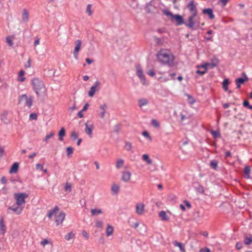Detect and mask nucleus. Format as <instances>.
<instances>
[{"label": "nucleus", "instance_id": "nucleus-40", "mask_svg": "<svg viewBox=\"0 0 252 252\" xmlns=\"http://www.w3.org/2000/svg\"><path fill=\"white\" fill-rule=\"evenodd\" d=\"M16 212V207L13 206L9 207L7 209V213L10 214H14Z\"/></svg>", "mask_w": 252, "mask_h": 252}, {"label": "nucleus", "instance_id": "nucleus-59", "mask_svg": "<svg viewBox=\"0 0 252 252\" xmlns=\"http://www.w3.org/2000/svg\"><path fill=\"white\" fill-rule=\"evenodd\" d=\"M49 242L47 239H44L41 242V245L44 247L46 244H48Z\"/></svg>", "mask_w": 252, "mask_h": 252}, {"label": "nucleus", "instance_id": "nucleus-19", "mask_svg": "<svg viewBox=\"0 0 252 252\" xmlns=\"http://www.w3.org/2000/svg\"><path fill=\"white\" fill-rule=\"evenodd\" d=\"M26 72L23 70H21L18 74L17 80L19 82H23L26 80V78L25 77Z\"/></svg>", "mask_w": 252, "mask_h": 252}, {"label": "nucleus", "instance_id": "nucleus-37", "mask_svg": "<svg viewBox=\"0 0 252 252\" xmlns=\"http://www.w3.org/2000/svg\"><path fill=\"white\" fill-rule=\"evenodd\" d=\"M0 230L2 231V234H4L5 232V227L4 223V219L2 218L0 221Z\"/></svg>", "mask_w": 252, "mask_h": 252}, {"label": "nucleus", "instance_id": "nucleus-23", "mask_svg": "<svg viewBox=\"0 0 252 252\" xmlns=\"http://www.w3.org/2000/svg\"><path fill=\"white\" fill-rule=\"evenodd\" d=\"M114 233V227L110 224L107 225L106 229V235L107 237H109L113 235Z\"/></svg>", "mask_w": 252, "mask_h": 252}, {"label": "nucleus", "instance_id": "nucleus-57", "mask_svg": "<svg viewBox=\"0 0 252 252\" xmlns=\"http://www.w3.org/2000/svg\"><path fill=\"white\" fill-rule=\"evenodd\" d=\"M242 248V244L241 242H237L236 244V248L237 250H240Z\"/></svg>", "mask_w": 252, "mask_h": 252}, {"label": "nucleus", "instance_id": "nucleus-54", "mask_svg": "<svg viewBox=\"0 0 252 252\" xmlns=\"http://www.w3.org/2000/svg\"><path fill=\"white\" fill-rule=\"evenodd\" d=\"M147 74L151 77H154L155 75V72L153 69L149 70L147 72Z\"/></svg>", "mask_w": 252, "mask_h": 252}, {"label": "nucleus", "instance_id": "nucleus-18", "mask_svg": "<svg viewBox=\"0 0 252 252\" xmlns=\"http://www.w3.org/2000/svg\"><path fill=\"white\" fill-rule=\"evenodd\" d=\"M75 47L73 52L74 58L77 59L78 58V54L81 49L82 45V41L80 40H77L75 42Z\"/></svg>", "mask_w": 252, "mask_h": 252}, {"label": "nucleus", "instance_id": "nucleus-30", "mask_svg": "<svg viewBox=\"0 0 252 252\" xmlns=\"http://www.w3.org/2000/svg\"><path fill=\"white\" fill-rule=\"evenodd\" d=\"M65 135V131L64 128L62 127L59 132V140L63 141V137Z\"/></svg>", "mask_w": 252, "mask_h": 252}, {"label": "nucleus", "instance_id": "nucleus-48", "mask_svg": "<svg viewBox=\"0 0 252 252\" xmlns=\"http://www.w3.org/2000/svg\"><path fill=\"white\" fill-rule=\"evenodd\" d=\"M71 137L73 139V140H75L78 137V134L75 131H72L71 132Z\"/></svg>", "mask_w": 252, "mask_h": 252}, {"label": "nucleus", "instance_id": "nucleus-47", "mask_svg": "<svg viewBox=\"0 0 252 252\" xmlns=\"http://www.w3.org/2000/svg\"><path fill=\"white\" fill-rule=\"evenodd\" d=\"M73 153V149L71 147L66 148V154L68 157H70Z\"/></svg>", "mask_w": 252, "mask_h": 252}, {"label": "nucleus", "instance_id": "nucleus-10", "mask_svg": "<svg viewBox=\"0 0 252 252\" xmlns=\"http://www.w3.org/2000/svg\"><path fill=\"white\" fill-rule=\"evenodd\" d=\"M19 103L30 107L32 104V100L31 97H28L26 94H23L19 98Z\"/></svg>", "mask_w": 252, "mask_h": 252}, {"label": "nucleus", "instance_id": "nucleus-33", "mask_svg": "<svg viewBox=\"0 0 252 252\" xmlns=\"http://www.w3.org/2000/svg\"><path fill=\"white\" fill-rule=\"evenodd\" d=\"M55 135V132L54 131H51L49 134H47L45 137L44 141L46 143H48V140L52 138Z\"/></svg>", "mask_w": 252, "mask_h": 252}, {"label": "nucleus", "instance_id": "nucleus-7", "mask_svg": "<svg viewBox=\"0 0 252 252\" xmlns=\"http://www.w3.org/2000/svg\"><path fill=\"white\" fill-rule=\"evenodd\" d=\"M199 23V18L197 17V14H190V15L189 16L188 23L186 24V26L190 29H194V27L195 25L198 27Z\"/></svg>", "mask_w": 252, "mask_h": 252}, {"label": "nucleus", "instance_id": "nucleus-25", "mask_svg": "<svg viewBox=\"0 0 252 252\" xmlns=\"http://www.w3.org/2000/svg\"><path fill=\"white\" fill-rule=\"evenodd\" d=\"M106 108L107 105L106 104H103L100 106V109H101V111L99 114V116L102 119L104 118Z\"/></svg>", "mask_w": 252, "mask_h": 252}, {"label": "nucleus", "instance_id": "nucleus-58", "mask_svg": "<svg viewBox=\"0 0 252 252\" xmlns=\"http://www.w3.org/2000/svg\"><path fill=\"white\" fill-rule=\"evenodd\" d=\"M36 169L37 170H43V166L42 164H40V163H37L36 165Z\"/></svg>", "mask_w": 252, "mask_h": 252}, {"label": "nucleus", "instance_id": "nucleus-11", "mask_svg": "<svg viewBox=\"0 0 252 252\" xmlns=\"http://www.w3.org/2000/svg\"><path fill=\"white\" fill-rule=\"evenodd\" d=\"M197 3L194 0H191L189 2L187 7L190 14H197Z\"/></svg>", "mask_w": 252, "mask_h": 252}, {"label": "nucleus", "instance_id": "nucleus-50", "mask_svg": "<svg viewBox=\"0 0 252 252\" xmlns=\"http://www.w3.org/2000/svg\"><path fill=\"white\" fill-rule=\"evenodd\" d=\"M29 119H30V120H36L37 119V115L36 113H31L30 115Z\"/></svg>", "mask_w": 252, "mask_h": 252}, {"label": "nucleus", "instance_id": "nucleus-45", "mask_svg": "<svg viewBox=\"0 0 252 252\" xmlns=\"http://www.w3.org/2000/svg\"><path fill=\"white\" fill-rule=\"evenodd\" d=\"M229 0H219L218 4L220 5L221 6L224 7L226 5Z\"/></svg>", "mask_w": 252, "mask_h": 252}, {"label": "nucleus", "instance_id": "nucleus-8", "mask_svg": "<svg viewBox=\"0 0 252 252\" xmlns=\"http://www.w3.org/2000/svg\"><path fill=\"white\" fill-rule=\"evenodd\" d=\"M16 173V162H14L9 170V175L7 176V180L6 179V177L4 176H2L0 179V182L2 184H6L7 182V181H10L13 182L15 181V177H13L12 175L13 174Z\"/></svg>", "mask_w": 252, "mask_h": 252}, {"label": "nucleus", "instance_id": "nucleus-28", "mask_svg": "<svg viewBox=\"0 0 252 252\" xmlns=\"http://www.w3.org/2000/svg\"><path fill=\"white\" fill-rule=\"evenodd\" d=\"M173 244L175 247H179L182 252H186L185 249L181 243L175 241L173 242Z\"/></svg>", "mask_w": 252, "mask_h": 252}, {"label": "nucleus", "instance_id": "nucleus-21", "mask_svg": "<svg viewBox=\"0 0 252 252\" xmlns=\"http://www.w3.org/2000/svg\"><path fill=\"white\" fill-rule=\"evenodd\" d=\"M202 12L204 14H207L210 19H213L215 16L213 14V10L211 8H207L203 10Z\"/></svg>", "mask_w": 252, "mask_h": 252}, {"label": "nucleus", "instance_id": "nucleus-14", "mask_svg": "<svg viewBox=\"0 0 252 252\" xmlns=\"http://www.w3.org/2000/svg\"><path fill=\"white\" fill-rule=\"evenodd\" d=\"M15 36L14 34L6 36L5 37V43L9 49L14 48V40Z\"/></svg>", "mask_w": 252, "mask_h": 252}, {"label": "nucleus", "instance_id": "nucleus-26", "mask_svg": "<svg viewBox=\"0 0 252 252\" xmlns=\"http://www.w3.org/2000/svg\"><path fill=\"white\" fill-rule=\"evenodd\" d=\"M246 80H247V78L246 79L242 78L236 79L235 82L237 85V88L239 89L241 87V85L243 84Z\"/></svg>", "mask_w": 252, "mask_h": 252}, {"label": "nucleus", "instance_id": "nucleus-60", "mask_svg": "<svg viewBox=\"0 0 252 252\" xmlns=\"http://www.w3.org/2000/svg\"><path fill=\"white\" fill-rule=\"evenodd\" d=\"M161 79V81L162 82H166L169 80V79L167 77H160L159 80Z\"/></svg>", "mask_w": 252, "mask_h": 252}, {"label": "nucleus", "instance_id": "nucleus-56", "mask_svg": "<svg viewBox=\"0 0 252 252\" xmlns=\"http://www.w3.org/2000/svg\"><path fill=\"white\" fill-rule=\"evenodd\" d=\"M4 153V148L0 146V158H2Z\"/></svg>", "mask_w": 252, "mask_h": 252}, {"label": "nucleus", "instance_id": "nucleus-16", "mask_svg": "<svg viewBox=\"0 0 252 252\" xmlns=\"http://www.w3.org/2000/svg\"><path fill=\"white\" fill-rule=\"evenodd\" d=\"M85 132L89 135L90 138H92L93 130L94 129V125L92 124H89L88 122H87L85 123Z\"/></svg>", "mask_w": 252, "mask_h": 252}, {"label": "nucleus", "instance_id": "nucleus-41", "mask_svg": "<svg viewBox=\"0 0 252 252\" xmlns=\"http://www.w3.org/2000/svg\"><path fill=\"white\" fill-rule=\"evenodd\" d=\"M142 135L144 136L145 137L147 138L150 141H151L152 140V137L150 135L149 133L147 131H144L142 133Z\"/></svg>", "mask_w": 252, "mask_h": 252}, {"label": "nucleus", "instance_id": "nucleus-49", "mask_svg": "<svg viewBox=\"0 0 252 252\" xmlns=\"http://www.w3.org/2000/svg\"><path fill=\"white\" fill-rule=\"evenodd\" d=\"M151 123L153 126L156 127H158L159 126V124L158 121L155 119H153L151 121Z\"/></svg>", "mask_w": 252, "mask_h": 252}, {"label": "nucleus", "instance_id": "nucleus-52", "mask_svg": "<svg viewBox=\"0 0 252 252\" xmlns=\"http://www.w3.org/2000/svg\"><path fill=\"white\" fill-rule=\"evenodd\" d=\"M188 102L190 104H193L195 102V99L191 96L188 95Z\"/></svg>", "mask_w": 252, "mask_h": 252}, {"label": "nucleus", "instance_id": "nucleus-32", "mask_svg": "<svg viewBox=\"0 0 252 252\" xmlns=\"http://www.w3.org/2000/svg\"><path fill=\"white\" fill-rule=\"evenodd\" d=\"M229 84V80L225 79L222 82V88L225 91H228V86Z\"/></svg>", "mask_w": 252, "mask_h": 252}, {"label": "nucleus", "instance_id": "nucleus-39", "mask_svg": "<svg viewBox=\"0 0 252 252\" xmlns=\"http://www.w3.org/2000/svg\"><path fill=\"white\" fill-rule=\"evenodd\" d=\"M125 149L127 151H130L132 149L131 143L129 142H126Z\"/></svg>", "mask_w": 252, "mask_h": 252}, {"label": "nucleus", "instance_id": "nucleus-53", "mask_svg": "<svg viewBox=\"0 0 252 252\" xmlns=\"http://www.w3.org/2000/svg\"><path fill=\"white\" fill-rule=\"evenodd\" d=\"M71 186L70 184L69 183H66L65 187H64V190L65 191H71Z\"/></svg>", "mask_w": 252, "mask_h": 252}, {"label": "nucleus", "instance_id": "nucleus-36", "mask_svg": "<svg viewBox=\"0 0 252 252\" xmlns=\"http://www.w3.org/2000/svg\"><path fill=\"white\" fill-rule=\"evenodd\" d=\"M95 226L98 228L102 229L103 227V222L101 220H98L95 221Z\"/></svg>", "mask_w": 252, "mask_h": 252}, {"label": "nucleus", "instance_id": "nucleus-31", "mask_svg": "<svg viewBox=\"0 0 252 252\" xmlns=\"http://www.w3.org/2000/svg\"><path fill=\"white\" fill-rule=\"evenodd\" d=\"M111 189H112V191L115 193V194H117L118 193V192L119 191V190H120V187L114 184H113L112 186V187H111Z\"/></svg>", "mask_w": 252, "mask_h": 252}, {"label": "nucleus", "instance_id": "nucleus-2", "mask_svg": "<svg viewBox=\"0 0 252 252\" xmlns=\"http://www.w3.org/2000/svg\"><path fill=\"white\" fill-rule=\"evenodd\" d=\"M31 84L33 90L37 96H41L47 92V89L43 81L38 77L31 79Z\"/></svg>", "mask_w": 252, "mask_h": 252}, {"label": "nucleus", "instance_id": "nucleus-63", "mask_svg": "<svg viewBox=\"0 0 252 252\" xmlns=\"http://www.w3.org/2000/svg\"><path fill=\"white\" fill-rule=\"evenodd\" d=\"M89 106V105L88 103L85 104V105L84 106L83 109L81 110L82 111L84 112V111H86L88 109Z\"/></svg>", "mask_w": 252, "mask_h": 252}, {"label": "nucleus", "instance_id": "nucleus-15", "mask_svg": "<svg viewBox=\"0 0 252 252\" xmlns=\"http://www.w3.org/2000/svg\"><path fill=\"white\" fill-rule=\"evenodd\" d=\"M132 174L130 171L128 170H125L122 172V179L126 183L129 182L131 180Z\"/></svg>", "mask_w": 252, "mask_h": 252}, {"label": "nucleus", "instance_id": "nucleus-24", "mask_svg": "<svg viewBox=\"0 0 252 252\" xmlns=\"http://www.w3.org/2000/svg\"><path fill=\"white\" fill-rule=\"evenodd\" d=\"M103 211L101 209H91V213L92 216H96L102 214Z\"/></svg>", "mask_w": 252, "mask_h": 252}, {"label": "nucleus", "instance_id": "nucleus-27", "mask_svg": "<svg viewBox=\"0 0 252 252\" xmlns=\"http://www.w3.org/2000/svg\"><path fill=\"white\" fill-rule=\"evenodd\" d=\"M138 105L141 108L144 106L147 105L149 103V101L148 99L146 98H142L138 100Z\"/></svg>", "mask_w": 252, "mask_h": 252}, {"label": "nucleus", "instance_id": "nucleus-17", "mask_svg": "<svg viewBox=\"0 0 252 252\" xmlns=\"http://www.w3.org/2000/svg\"><path fill=\"white\" fill-rule=\"evenodd\" d=\"M145 206L143 203H138L136 205V212L139 215H142L145 212Z\"/></svg>", "mask_w": 252, "mask_h": 252}, {"label": "nucleus", "instance_id": "nucleus-4", "mask_svg": "<svg viewBox=\"0 0 252 252\" xmlns=\"http://www.w3.org/2000/svg\"><path fill=\"white\" fill-rule=\"evenodd\" d=\"M28 197L29 195L26 193H17V215L22 213L25 207L26 199Z\"/></svg>", "mask_w": 252, "mask_h": 252}, {"label": "nucleus", "instance_id": "nucleus-34", "mask_svg": "<svg viewBox=\"0 0 252 252\" xmlns=\"http://www.w3.org/2000/svg\"><path fill=\"white\" fill-rule=\"evenodd\" d=\"M8 115L7 112H4L2 114L1 117V120L5 123H8L9 122V120L7 118Z\"/></svg>", "mask_w": 252, "mask_h": 252}, {"label": "nucleus", "instance_id": "nucleus-61", "mask_svg": "<svg viewBox=\"0 0 252 252\" xmlns=\"http://www.w3.org/2000/svg\"><path fill=\"white\" fill-rule=\"evenodd\" d=\"M200 252H210V250L208 248H205L200 250Z\"/></svg>", "mask_w": 252, "mask_h": 252}, {"label": "nucleus", "instance_id": "nucleus-35", "mask_svg": "<svg viewBox=\"0 0 252 252\" xmlns=\"http://www.w3.org/2000/svg\"><path fill=\"white\" fill-rule=\"evenodd\" d=\"M244 243L247 245H249L252 243V236H247L244 239Z\"/></svg>", "mask_w": 252, "mask_h": 252}, {"label": "nucleus", "instance_id": "nucleus-64", "mask_svg": "<svg viewBox=\"0 0 252 252\" xmlns=\"http://www.w3.org/2000/svg\"><path fill=\"white\" fill-rule=\"evenodd\" d=\"M184 203L188 208H191V204L188 201H185Z\"/></svg>", "mask_w": 252, "mask_h": 252}, {"label": "nucleus", "instance_id": "nucleus-42", "mask_svg": "<svg viewBox=\"0 0 252 252\" xmlns=\"http://www.w3.org/2000/svg\"><path fill=\"white\" fill-rule=\"evenodd\" d=\"M244 172L246 175H247V178H250V174L251 172L250 168L249 166H246L244 168Z\"/></svg>", "mask_w": 252, "mask_h": 252}, {"label": "nucleus", "instance_id": "nucleus-62", "mask_svg": "<svg viewBox=\"0 0 252 252\" xmlns=\"http://www.w3.org/2000/svg\"><path fill=\"white\" fill-rule=\"evenodd\" d=\"M38 44H39V38L38 37H36V39H35V41L34 42V45L35 46H36L38 45Z\"/></svg>", "mask_w": 252, "mask_h": 252}, {"label": "nucleus", "instance_id": "nucleus-13", "mask_svg": "<svg viewBox=\"0 0 252 252\" xmlns=\"http://www.w3.org/2000/svg\"><path fill=\"white\" fill-rule=\"evenodd\" d=\"M19 16L20 23H26L29 19V13L27 9H23L19 13Z\"/></svg>", "mask_w": 252, "mask_h": 252}, {"label": "nucleus", "instance_id": "nucleus-44", "mask_svg": "<svg viewBox=\"0 0 252 252\" xmlns=\"http://www.w3.org/2000/svg\"><path fill=\"white\" fill-rule=\"evenodd\" d=\"M196 191L200 193H204V189L203 186L199 185L196 189Z\"/></svg>", "mask_w": 252, "mask_h": 252}, {"label": "nucleus", "instance_id": "nucleus-3", "mask_svg": "<svg viewBox=\"0 0 252 252\" xmlns=\"http://www.w3.org/2000/svg\"><path fill=\"white\" fill-rule=\"evenodd\" d=\"M47 216L49 219L54 216L56 224L57 225H59L62 224L64 220L65 214L63 212H60L59 208L56 206L53 209L50 210L48 212Z\"/></svg>", "mask_w": 252, "mask_h": 252}, {"label": "nucleus", "instance_id": "nucleus-5", "mask_svg": "<svg viewBox=\"0 0 252 252\" xmlns=\"http://www.w3.org/2000/svg\"><path fill=\"white\" fill-rule=\"evenodd\" d=\"M218 63V61L217 59L215 58L211 60V63H205L202 64L198 65L199 68H203V71H196L197 74L201 75L204 74L208 68H213L216 66Z\"/></svg>", "mask_w": 252, "mask_h": 252}, {"label": "nucleus", "instance_id": "nucleus-9", "mask_svg": "<svg viewBox=\"0 0 252 252\" xmlns=\"http://www.w3.org/2000/svg\"><path fill=\"white\" fill-rule=\"evenodd\" d=\"M136 74L139 77L143 85L145 86L147 85L145 75L143 73V70L140 65L137 64L135 66Z\"/></svg>", "mask_w": 252, "mask_h": 252}, {"label": "nucleus", "instance_id": "nucleus-46", "mask_svg": "<svg viewBox=\"0 0 252 252\" xmlns=\"http://www.w3.org/2000/svg\"><path fill=\"white\" fill-rule=\"evenodd\" d=\"M211 166L214 169H216L218 166V162L216 160H212L210 162Z\"/></svg>", "mask_w": 252, "mask_h": 252}, {"label": "nucleus", "instance_id": "nucleus-38", "mask_svg": "<svg viewBox=\"0 0 252 252\" xmlns=\"http://www.w3.org/2000/svg\"><path fill=\"white\" fill-rule=\"evenodd\" d=\"M75 237V234L72 232H70L68 233H67L65 236V239L66 240H69L71 239H73Z\"/></svg>", "mask_w": 252, "mask_h": 252}, {"label": "nucleus", "instance_id": "nucleus-55", "mask_svg": "<svg viewBox=\"0 0 252 252\" xmlns=\"http://www.w3.org/2000/svg\"><path fill=\"white\" fill-rule=\"evenodd\" d=\"M82 234L87 239H88L89 238V235L88 233L85 230L82 231Z\"/></svg>", "mask_w": 252, "mask_h": 252}, {"label": "nucleus", "instance_id": "nucleus-12", "mask_svg": "<svg viewBox=\"0 0 252 252\" xmlns=\"http://www.w3.org/2000/svg\"><path fill=\"white\" fill-rule=\"evenodd\" d=\"M100 82L99 81H96L94 85H93L89 91L88 92V96L92 97L94 96L96 92L98 91L100 89Z\"/></svg>", "mask_w": 252, "mask_h": 252}, {"label": "nucleus", "instance_id": "nucleus-51", "mask_svg": "<svg viewBox=\"0 0 252 252\" xmlns=\"http://www.w3.org/2000/svg\"><path fill=\"white\" fill-rule=\"evenodd\" d=\"M211 133L215 138H216L220 136V132L217 131L212 130Z\"/></svg>", "mask_w": 252, "mask_h": 252}, {"label": "nucleus", "instance_id": "nucleus-20", "mask_svg": "<svg viewBox=\"0 0 252 252\" xmlns=\"http://www.w3.org/2000/svg\"><path fill=\"white\" fill-rule=\"evenodd\" d=\"M141 158L146 162L147 165H151L153 163L152 159L150 158V156L148 154H143L141 156Z\"/></svg>", "mask_w": 252, "mask_h": 252}, {"label": "nucleus", "instance_id": "nucleus-1", "mask_svg": "<svg viewBox=\"0 0 252 252\" xmlns=\"http://www.w3.org/2000/svg\"><path fill=\"white\" fill-rule=\"evenodd\" d=\"M158 60L164 64H167L170 66L174 65L175 57L173 54L168 50L161 49L157 54Z\"/></svg>", "mask_w": 252, "mask_h": 252}, {"label": "nucleus", "instance_id": "nucleus-29", "mask_svg": "<svg viewBox=\"0 0 252 252\" xmlns=\"http://www.w3.org/2000/svg\"><path fill=\"white\" fill-rule=\"evenodd\" d=\"M124 164V160L122 158H120L116 161V167L117 169H120L123 166Z\"/></svg>", "mask_w": 252, "mask_h": 252}, {"label": "nucleus", "instance_id": "nucleus-43", "mask_svg": "<svg viewBox=\"0 0 252 252\" xmlns=\"http://www.w3.org/2000/svg\"><path fill=\"white\" fill-rule=\"evenodd\" d=\"M92 8V4H89L87 6L86 12L88 13L89 16H91L92 15L93 12L91 10Z\"/></svg>", "mask_w": 252, "mask_h": 252}, {"label": "nucleus", "instance_id": "nucleus-6", "mask_svg": "<svg viewBox=\"0 0 252 252\" xmlns=\"http://www.w3.org/2000/svg\"><path fill=\"white\" fill-rule=\"evenodd\" d=\"M163 13L168 16L172 22L175 21L178 25H182L184 24L183 18L181 15L179 14L174 15L168 10H164Z\"/></svg>", "mask_w": 252, "mask_h": 252}, {"label": "nucleus", "instance_id": "nucleus-22", "mask_svg": "<svg viewBox=\"0 0 252 252\" xmlns=\"http://www.w3.org/2000/svg\"><path fill=\"white\" fill-rule=\"evenodd\" d=\"M158 216L162 221H168L169 220V217L164 211L159 212Z\"/></svg>", "mask_w": 252, "mask_h": 252}]
</instances>
